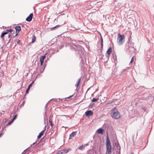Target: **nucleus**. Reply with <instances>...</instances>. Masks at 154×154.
<instances>
[{
    "label": "nucleus",
    "mask_w": 154,
    "mask_h": 154,
    "mask_svg": "<svg viewBox=\"0 0 154 154\" xmlns=\"http://www.w3.org/2000/svg\"><path fill=\"white\" fill-rule=\"evenodd\" d=\"M76 47L74 48L73 47H70V49L74 51H75V53L76 54H79L80 58H81V62H80V66L81 68V70L82 71H84L85 68V64L84 63L85 59L83 58L84 52L83 51V48L81 46L79 45H75Z\"/></svg>",
    "instance_id": "1"
},
{
    "label": "nucleus",
    "mask_w": 154,
    "mask_h": 154,
    "mask_svg": "<svg viewBox=\"0 0 154 154\" xmlns=\"http://www.w3.org/2000/svg\"><path fill=\"white\" fill-rule=\"evenodd\" d=\"M110 114L112 117L115 119H119L121 117L120 113L118 109L115 107L112 109Z\"/></svg>",
    "instance_id": "2"
},
{
    "label": "nucleus",
    "mask_w": 154,
    "mask_h": 154,
    "mask_svg": "<svg viewBox=\"0 0 154 154\" xmlns=\"http://www.w3.org/2000/svg\"><path fill=\"white\" fill-rule=\"evenodd\" d=\"M125 37L124 35H122L120 33L118 35L117 39V43L119 45H123L125 42Z\"/></svg>",
    "instance_id": "3"
},
{
    "label": "nucleus",
    "mask_w": 154,
    "mask_h": 154,
    "mask_svg": "<svg viewBox=\"0 0 154 154\" xmlns=\"http://www.w3.org/2000/svg\"><path fill=\"white\" fill-rule=\"evenodd\" d=\"M71 149L70 148H64L62 149H61L58 151L59 154H63L67 153L68 152L71 151Z\"/></svg>",
    "instance_id": "4"
},
{
    "label": "nucleus",
    "mask_w": 154,
    "mask_h": 154,
    "mask_svg": "<svg viewBox=\"0 0 154 154\" xmlns=\"http://www.w3.org/2000/svg\"><path fill=\"white\" fill-rule=\"evenodd\" d=\"M106 145V153H108L110 154L112 152V148L111 145Z\"/></svg>",
    "instance_id": "5"
},
{
    "label": "nucleus",
    "mask_w": 154,
    "mask_h": 154,
    "mask_svg": "<svg viewBox=\"0 0 154 154\" xmlns=\"http://www.w3.org/2000/svg\"><path fill=\"white\" fill-rule=\"evenodd\" d=\"M33 15V13L30 14L26 18V20L28 22H30L32 19Z\"/></svg>",
    "instance_id": "6"
},
{
    "label": "nucleus",
    "mask_w": 154,
    "mask_h": 154,
    "mask_svg": "<svg viewBox=\"0 0 154 154\" xmlns=\"http://www.w3.org/2000/svg\"><path fill=\"white\" fill-rule=\"evenodd\" d=\"M85 115L87 116H92L93 114V112L91 110L86 111L85 113Z\"/></svg>",
    "instance_id": "7"
},
{
    "label": "nucleus",
    "mask_w": 154,
    "mask_h": 154,
    "mask_svg": "<svg viewBox=\"0 0 154 154\" xmlns=\"http://www.w3.org/2000/svg\"><path fill=\"white\" fill-rule=\"evenodd\" d=\"M17 111L18 109H17V110L15 109L12 113V114H14L15 115L14 117L12 119L14 121L17 119V115L16 114L17 112ZM12 114V113L11 114Z\"/></svg>",
    "instance_id": "8"
},
{
    "label": "nucleus",
    "mask_w": 154,
    "mask_h": 154,
    "mask_svg": "<svg viewBox=\"0 0 154 154\" xmlns=\"http://www.w3.org/2000/svg\"><path fill=\"white\" fill-rule=\"evenodd\" d=\"M76 132H77L76 131H73L72 133H71V134L69 135V140L72 139V138L73 137H74V136H75V135H76Z\"/></svg>",
    "instance_id": "9"
},
{
    "label": "nucleus",
    "mask_w": 154,
    "mask_h": 154,
    "mask_svg": "<svg viewBox=\"0 0 154 154\" xmlns=\"http://www.w3.org/2000/svg\"><path fill=\"white\" fill-rule=\"evenodd\" d=\"M113 144H119V143L116 137H113L112 139Z\"/></svg>",
    "instance_id": "10"
},
{
    "label": "nucleus",
    "mask_w": 154,
    "mask_h": 154,
    "mask_svg": "<svg viewBox=\"0 0 154 154\" xmlns=\"http://www.w3.org/2000/svg\"><path fill=\"white\" fill-rule=\"evenodd\" d=\"M104 131V130L103 129L101 128H100L98 129L97 130V132L99 134H103Z\"/></svg>",
    "instance_id": "11"
},
{
    "label": "nucleus",
    "mask_w": 154,
    "mask_h": 154,
    "mask_svg": "<svg viewBox=\"0 0 154 154\" xmlns=\"http://www.w3.org/2000/svg\"><path fill=\"white\" fill-rule=\"evenodd\" d=\"M128 68V67H127L126 69H123L121 71V73L122 75H125L126 73L128 72L127 69Z\"/></svg>",
    "instance_id": "12"
},
{
    "label": "nucleus",
    "mask_w": 154,
    "mask_h": 154,
    "mask_svg": "<svg viewBox=\"0 0 154 154\" xmlns=\"http://www.w3.org/2000/svg\"><path fill=\"white\" fill-rule=\"evenodd\" d=\"M116 146L117 150L116 154H120L121 147L119 145H116Z\"/></svg>",
    "instance_id": "13"
},
{
    "label": "nucleus",
    "mask_w": 154,
    "mask_h": 154,
    "mask_svg": "<svg viewBox=\"0 0 154 154\" xmlns=\"http://www.w3.org/2000/svg\"><path fill=\"white\" fill-rule=\"evenodd\" d=\"M45 131V130H42L39 134L38 135L37 137V138L38 139L40 138L43 135L44 132Z\"/></svg>",
    "instance_id": "14"
},
{
    "label": "nucleus",
    "mask_w": 154,
    "mask_h": 154,
    "mask_svg": "<svg viewBox=\"0 0 154 154\" xmlns=\"http://www.w3.org/2000/svg\"><path fill=\"white\" fill-rule=\"evenodd\" d=\"M7 34V32L4 31H3L2 32V34L1 35V37L3 41L4 40V35H6Z\"/></svg>",
    "instance_id": "15"
},
{
    "label": "nucleus",
    "mask_w": 154,
    "mask_h": 154,
    "mask_svg": "<svg viewBox=\"0 0 154 154\" xmlns=\"http://www.w3.org/2000/svg\"><path fill=\"white\" fill-rule=\"evenodd\" d=\"M135 49L134 48V47L133 46V45L132 47H130L129 46L128 50L130 51L134 52L135 51Z\"/></svg>",
    "instance_id": "16"
},
{
    "label": "nucleus",
    "mask_w": 154,
    "mask_h": 154,
    "mask_svg": "<svg viewBox=\"0 0 154 154\" xmlns=\"http://www.w3.org/2000/svg\"><path fill=\"white\" fill-rule=\"evenodd\" d=\"M15 28L16 29V31L18 32V33H19L21 30V27L19 26L15 27Z\"/></svg>",
    "instance_id": "17"
},
{
    "label": "nucleus",
    "mask_w": 154,
    "mask_h": 154,
    "mask_svg": "<svg viewBox=\"0 0 154 154\" xmlns=\"http://www.w3.org/2000/svg\"><path fill=\"white\" fill-rule=\"evenodd\" d=\"M112 51V47H110L106 51V54H110Z\"/></svg>",
    "instance_id": "18"
},
{
    "label": "nucleus",
    "mask_w": 154,
    "mask_h": 154,
    "mask_svg": "<svg viewBox=\"0 0 154 154\" xmlns=\"http://www.w3.org/2000/svg\"><path fill=\"white\" fill-rule=\"evenodd\" d=\"M106 144H110V141L108 137V135H107L106 137Z\"/></svg>",
    "instance_id": "19"
},
{
    "label": "nucleus",
    "mask_w": 154,
    "mask_h": 154,
    "mask_svg": "<svg viewBox=\"0 0 154 154\" xmlns=\"http://www.w3.org/2000/svg\"><path fill=\"white\" fill-rule=\"evenodd\" d=\"M45 55L42 56L40 58V62H44V59L45 58Z\"/></svg>",
    "instance_id": "20"
},
{
    "label": "nucleus",
    "mask_w": 154,
    "mask_h": 154,
    "mask_svg": "<svg viewBox=\"0 0 154 154\" xmlns=\"http://www.w3.org/2000/svg\"><path fill=\"white\" fill-rule=\"evenodd\" d=\"M66 45V44L65 43H61L60 45L59 46V49L60 50L64 46Z\"/></svg>",
    "instance_id": "21"
},
{
    "label": "nucleus",
    "mask_w": 154,
    "mask_h": 154,
    "mask_svg": "<svg viewBox=\"0 0 154 154\" xmlns=\"http://www.w3.org/2000/svg\"><path fill=\"white\" fill-rule=\"evenodd\" d=\"M103 39L102 37L101 36V48L102 50L103 48Z\"/></svg>",
    "instance_id": "22"
},
{
    "label": "nucleus",
    "mask_w": 154,
    "mask_h": 154,
    "mask_svg": "<svg viewBox=\"0 0 154 154\" xmlns=\"http://www.w3.org/2000/svg\"><path fill=\"white\" fill-rule=\"evenodd\" d=\"M61 26V25H57L53 27H52V28H51V30H53L54 29H56L58 27H60V26Z\"/></svg>",
    "instance_id": "23"
},
{
    "label": "nucleus",
    "mask_w": 154,
    "mask_h": 154,
    "mask_svg": "<svg viewBox=\"0 0 154 154\" xmlns=\"http://www.w3.org/2000/svg\"><path fill=\"white\" fill-rule=\"evenodd\" d=\"M35 36L34 35L32 36V43H34L35 42Z\"/></svg>",
    "instance_id": "24"
},
{
    "label": "nucleus",
    "mask_w": 154,
    "mask_h": 154,
    "mask_svg": "<svg viewBox=\"0 0 154 154\" xmlns=\"http://www.w3.org/2000/svg\"><path fill=\"white\" fill-rule=\"evenodd\" d=\"M85 147V146L84 145H82L81 146L79 147V149L82 150L84 149Z\"/></svg>",
    "instance_id": "25"
},
{
    "label": "nucleus",
    "mask_w": 154,
    "mask_h": 154,
    "mask_svg": "<svg viewBox=\"0 0 154 154\" xmlns=\"http://www.w3.org/2000/svg\"><path fill=\"white\" fill-rule=\"evenodd\" d=\"M46 111H47V110L46 109L45 110V115H44V119L45 120H46L47 119V116L46 115Z\"/></svg>",
    "instance_id": "26"
},
{
    "label": "nucleus",
    "mask_w": 154,
    "mask_h": 154,
    "mask_svg": "<svg viewBox=\"0 0 154 154\" xmlns=\"http://www.w3.org/2000/svg\"><path fill=\"white\" fill-rule=\"evenodd\" d=\"M112 57H113V58L114 60V62H115L117 60L116 57V54L114 55L113 54Z\"/></svg>",
    "instance_id": "27"
},
{
    "label": "nucleus",
    "mask_w": 154,
    "mask_h": 154,
    "mask_svg": "<svg viewBox=\"0 0 154 154\" xmlns=\"http://www.w3.org/2000/svg\"><path fill=\"white\" fill-rule=\"evenodd\" d=\"M94 105V103H91L89 105V108H92Z\"/></svg>",
    "instance_id": "28"
},
{
    "label": "nucleus",
    "mask_w": 154,
    "mask_h": 154,
    "mask_svg": "<svg viewBox=\"0 0 154 154\" xmlns=\"http://www.w3.org/2000/svg\"><path fill=\"white\" fill-rule=\"evenodd\" d=\"M98 98H93V99L92 100V101L93 102H97V100H98Z\"/></svg>",
    "instance_id": "29"
},
{
    "label": "nucleus",
    "mask_w": 154,
    "mask_h": 154,
    "mask_svg": "<svg viewBox=\"0 0 154 154\" xmlns=\"http://www.w3.org/2000/svg\"><path fill=\"white\" fill-rule=\"evenodd\" d=\"M5 31L7 32V33H8V32H12V31H13V30L12 29H6V31Z\"/></svg>",
    "instance_id": "30"
},
{
    "label": "nucleus",
    "mask_w": 154,
    "mask_h": 154,
    "mask_svg": "<svg viewBox=\"0 0 154 154\" xmlns=\"http://www.w3.org/2000/svg\"><path fill=\"white\" fill-rule=\"evenodd\" d=\"M52 100V99H51V100H50L48 102V103L46 104V105H45V110L46 109V110H47V106H48V103H49L50 102V101L51 100Z\"/></svg>",
    "instance_id": "31"
},
{
    "label": "nucleus",
    "mask_w": 154,
    "mask_h": 154,
    "mask_svg": "<svg viewBox=\"0 0 154 154\" xmlns=\"http://www.w3.org/2000/svg\"><path fill=\"white\" fill-rule=\"evenodd\" d=\"M14 121L12 120V119H11V120L9 121L8 122V125H10Z\"/></svg>",
    "instance_id": "32"
},
{
    "label": "nucleus",
    "mask_w": 154,
    "mask_h": 154,
    "mask_svg": "<svg viewBox=\"0 0 154 154\" xmlns=\"http://www.w3.org/2000/svg\"><path fill=\"white\" fill-rule=\"evenodd\" d=\"M4 75V73L3 72H0V76L2 77Z\"/></svg>",
    "instance_id": "33"
},
{
    "label": "nucleus",
    "mask_w": 154,
    "mask_h": 154,
    "mask_svg": "<svg viewBox=\"0 0 154 154\" xmlns=\"http://www.w3.org/2000/svg\"><path fill=\"white\" fill-rule=\"evenodd\" d=\"M80 81H81V78H80L79 79L78 82L76 84H77L78 85H79Z\"/></svg>",
    "instance_id": "34"
},
{
    "label": "nucleus",
    "mask_w": 154,
    "mask_h": 154,
    "mask_svg": "<svg viewBox=\"0 0 154 154\" xmlns=\"http://www.w3.org/2000/svg\"><path fill=\"white\" fill-rule=\"evenodd\" d=\"M49 123H50V125L52 127H53V125L54 124L52 123L51 121L50 120H49Z\"/></svg>",
    "instance_id": "35"
},
{
    "label": "nucleus",
    "mask_w": 154,
    "mask_h": 154,
    "mask_svg": "<svg viewBox=\"0 0 154 154\" xmlns=\"http://www.w3.org/2000/svg\"><path fill=\"white\" fill-rule=\"evenodd\" d=\"M110 55V54H106V57H107V58H108V59H109V58Z\"/></svg>",
    "instance_id": "36"
},
{
    "label": "nucleus",
    "mask_w": 154,
    "mask_h": 154,
    "mask_svg": "<svg viewBox=\"0 0 154 154\" xmlns=\"http://www.w3.org/2000/svg\"><path fill=\"white\" fill-rule=\"evenodd\" d=\"M29 89H30L29 88L28 89V88H27V89H26V94H27L29 92Z\"/></svg>",
    "instance_id": "37"
},
{
    "label": "nucleus",
    "mask_w": 154,
    "mask_h": 154,
    "mask_svg": "<svg viewBox=\"0 0 154 154\" xmlns=\"http://www.w3.org/2000/svg\"><path fill=\"white\" fill-rule=\"evenodd\" d=\"M18 33H18V31H16V34L15 36H14L13 37L14 38L15 36H17L18 35Z\"/></svg>",
    "instance_id": "38"
},
{
    "label": "nucleus",
    "mask_w": 154,
    "mask_h": 154,
    "mask_svg": "<svg viewBox=\"0 0 154 154\" xmlns=\"http://www.w3.org/2000/svg\"><path fill=\"white\" fill-rule=\"evenodd\" d=\"M144 110V111H146V108L145 107H143L142 108Z\"/></svg>",
    "instance_id": "39"
},
{
    "label": "nucleus",
    "mask_w": 154,
    "mask_h": 154,
    "mask_svg": "<svg viewBox=\"0 0 154 154\" xmlns=\"http://www.w3.org/2000/svg\"><path fill=\"white\" fill-rule=\"evenodd\" d=\"M4 134V133L3 132H2L0 133V137H1Z\"/></svg>",
    "instance_id": "40"
},
{
    "label": "nucleus",
    "mask_w": 154,
    "mask_h": 154,
    "mask_svg": "<svg viewBox=\"0 0 154 154\" xmlns=\"http://www.w3.org/2000/svg\"><path fill=\"white\" fill-rule=\"evenodd\" d=\"M40 74H38L36 76V78H37L38 77H39V76H40Z\"/></svg>",
    "instance_id": "41"
},
{
    "label": "nucleus",
    "mask_w": 154,
    "mask_h": 154,
    "mask_svg": "<svg viewBox=\"0 0 154 154\" xmlns=\"http://www.w3.org/2000/svg\"><path fill=\"white\" fill-rule=\"evenodd\" d=\"M133 57L132 58V59L131 60V61H130V63H132V62L133 61Z\"/></svg>",
    "instance_id": "42"
},
{
    "label": "nucleus",
    "mask_w": 154,
    "mask_h": 154,
    "mask_svg": "<svg viewBox=\"0 0 154 154\" xmlns=\"http://www.w3.org/2000/svg\"><path fill=\"white\" fill-rule=\"evenodd\" d=\"M44 68L42 70V69H41V70L40 71L41 73H42L43 72V71L44 70Z\"/></svg>",
    "instance_id": "43"
},
{
    "label": "nucleus",
    "mask_w": 154,
    "mask_h": 154,
    "mask_svg": "<svg viewBox=\"0 0 154 154\" xmlns=\"http://www.w3.org/2000/svg\"><path fill=\"white\" fill-rule=\"evenodd\" d=\"M44 62H40V64L41 66H42Z\"/></svg>",
    "instance_id": "44"
},
{
    "label": "nucleus",
    "mask_w": 154,
    "mask_h": 154,
    "mask_svg": "<svg viewBox=\"0 0 154 154\" xmlns=\"http://www.w3.org/2000/svg\"><path fill=\"white\" fill-rule=\"evenodd\" d=\"M32 86H31V85H29V86H28V89H29H29H30V88Z\"/></svg>",
    "instance_id": "45"
},
{
    "label": "nucleus",
    "mask_w": 154,
    "mask_h": 154,
    "mask_svg": "<svg viewBox=\"0 0 154 154\" xmlns=\"http://www.w3.org/2000/svg\"><path fill=\"white\" fill-rule=\"evenodd\" d=\"M11 35L10 34H9L8 35V38H10L11 37Z\"/></svg>",
    "instance_id": "46"
},
{
    "label": "nucleus",
    "mask_w": 154,
    "mask_h": 154,
    "mask_svg": "<svg viewBox=\"0 0 154 154\" xmlns=\"http://www.w3.org/2000/svg\"><path fill=\"white\" fill-rule=\"evenodd\" d=\"M11 38H10V39H9V41L8 42H7V44H8V43H9L11 41Z\"/></svg>",
    "instance_id": "47"
},
{
    "label": "nucleus",
    "mask_w": 154,
    "mask_h": 154,
    "mask_svg": "<svg viewBox=\"0 0 154 154\" xmlns=\"http://www.w3.org/2000/svg\"><path fill=\"white\" fill-rule=\"evenodd\" d=\"M20 42V40H19L17 41V44H19Z\"/></svg>",
    "instance_id": "48"
},
{
    "label": "nucleus",
    "mask_w": 154,
    "mask_h": 154,
    "mask_svg": "<svg viewBox=\"0 0 154 154\" xmlns=\"http://www.w3.org/2000/svg\"><path fill=\"white\" fill-rule=\"evenodd\" d=\"M73 96V95H71V96H70L69 97H68L67 98H70L71 97H72Z\"/></svg>",
    "instance_id": "49"
},
{
    "label": "nucleus",
    "mask_w": 154,
    "mask_h": 154,
    "mask_svg": "<svg viewBox=\"0 0 154 154\" xmlns=\"http://www.w3.org/2000/svg\"><path fill=\"white\" fill-rule=\"evenodd\" d=\"M36 141H35V142H33V143H32V144H33V145H34V144H35V143H36Z\"/></svg>",
    "instance_id": "50"
},
{
    "label": "nucleus",
    "mask_w": 154,
    "mask_h": 154,
    "mask_svg": "<svg viewBox=\"0 0 154 154\" xmlns=\"http://www.w3.org/2000/svg\"><path fill=\"white\" fill-rule=\"evenodd\" d=\"M79 86V85H77V84H76L75 85V86L77 88L78 87V86Z\"/></svg>",
    "instance_id": "51"
},
{
    "label": "nucleus",
    "mask_w": 154,
    "mask_h": 154,
    "mask_svg": "<svg viewBox=\"0 0 154 154\" xmlns=\"http://www.w3.org/2000/svg\"><path fill=\"white\" fill-rule=\"evenodd\" d=\"M34 82H35V81L34 80L31 83L32 84H33Z\"/></svg>",
    "instance_id": "52"
},
{
    "label": "nucleus",
    "mask_w": 154,
    "mask_h": 154,
    "mask_svg": "<svg viewBox=\"0 0 154 154\" xmlns=\"http://www.w3.org/2000/svg\"><path fill=\"white\" fill-rule=\"evenodd\" d=\"M22 27H24V25H23V24H22Z\"/></svg>",
    "instance_id": "53"
},
{
    "label": "nucleus",
    "mask_w": 154,
    "mask_h": 154,
    "mask_svg": "<svg viewBox=\"0 0 154 154\" xmlns=\"http://www.w3.org/2000/svg\"><path fill=\"white\" fill-rule=\"evenodd\" d=\"M130 154H134V153L132 152Z\"/></svg>",
    "instance_id": "54"
},
{
    "label": "nucleus",
    "mask_w": 154,
    "mask_h": 154,
    "mask_svg": "<svg viewBox=\"0 0 154 154\" xmlns=\"http://www.w3.org/2000/svg\"><path fill=\"white\" fill-rule=\"evenodd\" d=\"M32 84H31V83L30 84V85H31V86H32Z\"/></svg>",
    "instance_id": "55"
},
{
    "label": "nucleus",
    "mask_w": 154,
    "mask_h": 154,
    "mask_svg": "<svg viewBox=\"0 0 154 154\" xmlns=\"http://www.w3.org/2000/svg\"><path fill=\"white\" fill-rule=\"evenodd\" d=\"M38 143H37L36 144L38 145Z\"/></svg>",
    "instance_id": "56"
},
{
    "label": "nucleus",
    "mask_w": 154,
    "mask_h": 154,
    "mask_svg": "<svg viewBox=\"0 0 154 154\" xmlns=\"http://www.w3.org/2000/svg\"><path fill=\"white\" fill-rule=\"evenodd\" d=\"M99 144V143H98V144ZM100 144H101L100 143Z\"/></svg>",
    "instance_id": "57"
},
{
    "label": "nucleus",
    "mask_w": 154,
    "mask_h": 154,
    "mask_svg": "<svg viewBox=\"0 0 154 154\" xmlns=\"http://www.w3.org/2000/svg\"><path fill=\"white\" fill-rule=\"evenodd\" d=\"M46 63V61H45V64Z\"/></svg>",
    "instance_id": "58"
},
{
    "label": "nucleus",
    "mask_w": 154,
    "mask_h": 154,
    "mask_svg": "<svg viewBox=\"0 0 154 154\" xmlns=\"http://www.w3.org/2000/svg\"><path fill=\"white\" fill-rule=\"evenodd\" d=\"M75 90H77V91H78V90H77V89H76Z\"/></svg>",
    "instance_id": "59"
},
{
    "label": "nucleus",
    "mask_w": 154,
    "mask_h": 154,
    "mask_svg": "<svg viewBox=\"0 0 154 154\" xmlns=\"http://www.w3.org/2000/svg\"><path fill=\"white\" fill-rule=\"evenodd\" d=\"M56 99L54 98V99Z\"/></svg>",
    "instance_id": "60"
}]
</instances>
